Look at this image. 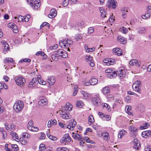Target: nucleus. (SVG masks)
<instances>
[{
  "instance_id": "2eb2a0df",
  "label": "nucleus",
  "mask_w": 151,
  "mask_h": 151,
  "mask_svg": "<svg viewBox=\"0 0 151 151\" xmlns=\"http://www.w3.org/2000/svg\"><path fill=\"white\" fill-rule=\"evenodd\" d=\"M72 137L75 139L81 141L83 140L82 137L80 134L77 133H72Z\"/></svg>"
},
{
  "instance_id": "6e6552de",
  "label": "nucleus",
  "mask_w": 151,
  "mask_h": 151,
  "mask_svg": "<svg viewBox=\"0 0 151 151\" xmlns=\"http://www.w3.org/2000/svg\"><path fill=\"white\" fill-rule=\"evenodd\" d=\"M116 2L114 0H108L106 4V6L108 8L111 9H115L116 7Z\"/></svg>"
},
{
  "instance_id": "37998d69",
  "label": "nucleus",
  "mask_w": 151,
  "mask_h": 151,
  "mask_svg": "<svg viewBox=\"0 0 151 151\" xmlns=\"http://www.w3.org/2000/svg\"><path fill=\"white\" fill-rule=\"evenodd\" d=\"M83 140H85L87 142L91 144H93L94 142L93 141L90 140L88 137H83Z\"/></svg>"
},
{
  "instance_id": "13d9d810",
  "label": "nucleus",
  "mask_w": 151,
  "mask_h": 151,
  "mask_svg": "<svg viewBox=\"0 0 151 151\" xmlns=\"http://www.w3.org/2000/svg\"><path fill=\"white\" fill-rule=\"evenodd\" d=\"M46 26L47 27H49V24L47 22H43L41 25L40 26V29H41L44 26Z\"/></svg>"
},
{
  "instance_id": "ddd939ff",
  "label": "nucleus",
  "mask_w": 151,
  "mask_h": 151,
  "mask_svg": "<svg viewBox=\"0 0 151 151\" xmlns=\"http://www.w3.org/2000/svg\"><path fill=\"white\" fill-rule=\"evenodd\" d=\"M61 116L64 119H69L71 118V116L69 113H65V111H62Z\"/></svg>"
},
{
  "instance_id": "4d7b16f0",
  "label": "nucleus",
  "mask_w": 151,
  "mask_h": 151,
  "mask_svg": "<svg viewBox=\"0 0 151 151\" xmlns=\"http://www.w3.org/2000/svg\"><path fill=\"white\" fill-rule=\"evenodd\" d=\"M81 93L83 95V96L85 99H87L88 97V94L85 91H82Z\"/></svg>"
},
{
  "instance_id": "473e14b6",
  "label": "nucleus",
  "mask_w": 151,
  "mask_h": 151,
  "mask_svg": "<svg viewBox=\"0 0 151 151\" xmlns=\"http://www.w3.org/2000/svg\"><path fill=\"white\" fill-rule=\"evenodd\" d=\"M126 131L124 129H122L120 131L118 135V137L119 138H121L122 137L124 136L126 133Z\"/></svg>"
},
{
  "instance_id": "bb28decb",
  "label": "nucleus",
  "mask_w": 151,
  "mask_h": 151,
  "mask_svg": "<svg viewBox=\"0 0 151 151\" xmlns=\"http://www.w3.org/2000/svg\"><path fill=\"white\" fill-rule=\"evenodd\" d=\"M118 41L122 44H125L127 42V40L124 37L122 36L118 37Z\"/></svg>"
},
{
  "instance_id": "4c0bfd02",
  "label": "nucleus",
  "mask_w": 151,
  "mask_h": 151,
  "mask_svg": "<svg viewBox=\"0 0 151 151\" xmlns=\"http://www.w3.org/2000/svg\"><path fill=\"white\" fill-rule=\"evenodd\" d=\"M36 55H41V56H44V57L45 58H47V55L45 54V53L42 51H38L37 52L36 54Z\"/></svg>"
},
{
  "instance_id": "4be33fe9",
  "label": "nucleus",
  "mask_w": 151,
  "mask_h": 151,
  "mask_svg": "<svg viewBox=\"0 0 151 151\" xmlns=\"http://www.w3.org/2000/svg\"><path fill=\"white\" fill-rule=\"evenodd\" d=\"M47 81L50 84L53 85L55 81V77L54 76H51L49 77L47 79Z\"/></svg>"
},
{
  "instance_id": "e2e57ef3",
  "label": "nucleus",
  "mask_w": 151,
  "mask_h": 151,
  "mask_svg": "<svg viewBox=\"0 0 151 151\" xmlns=\"http://www.w3.org/2000/svg\"><path fill=\"white\" fill-rule=\"evenodd\" d=\"M121 31L122 33L126 34L128 30L125 27H123L121 29Z\"/></svg>"
},
{
  "instance_id": "f8f14e48",
  "label": "nucleus",
  "mask_w": 151,
  "mask_h": 151,
  "mask_svg": "<svg viewBox=\"0 0 151 151\" xmlns=\"http://www.w3.org/2000/svg\"><path fill=\"white\" fill-rule=\"evenodd\" d=\"M72 106L69 103H67L65 106L62 108V111H70L72 108Z\"/></svg>"
},
{
  "instance_id": "f704fd0d",
  "label": "nucleus",
  "mask_w": 151,
  "mask_h": 151,
  "mask_svg": "<svg viewBox=\"0 0 151 151\" xmlns=\"http://www.w3.org/2000/svg\"><path fill=\"white\" fill-rule=\"evenodd\" d=\"M8 88V86L4 83H0V92H1V90L4 88L7 89Z\"/></svg>"
},
{
  "instance_id": "9d476101",
  "label": "nucleus",
  "mask_w": 151,
  "mask_h": 151,
  "mask_svg": "<svg viewBox=\"0 0 151 151\" xmlns=\"http://www.w3.org/2000/svg\"><path fill=\"white\" fill-rule=\"evenodd\" d=\"M38 78H33L32 81H30L28 85L29 88H31L35 87L38 83Z\"/></svg>"
},
{
  "instance_id": "423d86ee",
  "label": "nucleus",
  "mask_w": 151,
  "mask_h": 151,
  "mask_svg": "<svg viewBox=\"0 0 151 151\" xmlns=\"http://www.w3.org/2000/svg\"><path fill=\"white\" fill-rule=\"evenodd\" d=\"M76 122L74 119H71L69 120L68 124L67 125L66 128L72 130L76 125Z\"/></svg>"
},
{
  "instance_id": "0eeeda50",
  "label": "nucleus",
  "mask_w": 151,
  "mask_h": 151,
  "mask_svg": "<svg viewBox=\"0 0 151 151\" xmlns=\"http://www.w3.org/2000/svg\"><path fill=\"white\" fill-rule=\"evenodd\" d=\"M91 101L93 104L96 106L99 105L101 102V100L100 99L99 95H95L94 97L92 98Z\"/></svg>"
},
{
  "instance_id": "7ed1b4c3",
  "label": "nucleus",
  "mask_w": 151,
  "mask_h": 151,
  "mask_svg": "<svg viewBox=\"0 0 151 151\" xmlns=\"http://www.w3.org/2000/svg\"><path fill=\"white\" fill-rule=\"evenodd\" d=\"M142 83L139 81H137L134 83L132 85V88L134 90L139 93H141V87Z\"/></svg>"
},
{
  "instance_id": "a18cd8bd",
  "label": "nucleus",
  "mask_w": 151,
  "mask_h": 151,
  "mask_svg": "<svg viewBox=\"0 0 151 151\" xmlns=\"http://www.w3.org/2000/svg\"><path fill=\"white\" fill-rule=\"evenodd\" d=\"M142 135L144 138H147L149 136L147 130L143 132L142 134Z\"/></svg>"
},
{
  "instance_id": "39448f33",
  "label": "nucleus",
  "mask_w": 151,
  "mask_h": 151,
  "mask_svg": "<svg viewBox=\"0 0 151 151\" xmlns=\"http://www.w3.org/2000/svg\"><path fill=\"white\" fill-rule=\"evenodd\" d=\"M71 140V138L69 134H65L63 135V137L60 140V142L61 143L63 144L70 142Z\"/></svg>"
},
{
  "instance_id": "cd10ccee",
  "label": "nucleus",
  "mask_w": 151,
  "mask_h": 151,
  "mask_svg": "<svg viewBox=\"0 0 151 151\" xmlns=\"http://www.w3.org/2000/svg\"><path fill=\"white\" fill-rule=\"evenodd\" d=\"M0 132L2 134L3 139L4 140L5 139V138L7 136L6 131L3 128H0Z\"/></svg>"
},
{
  "instance_id": "a878e982",
  "label": "nucleus",
  "mask_w": 151,
  "mask_h": 151,
  "mask_svg": "<svg viewBox=\"0 0 151 151\" xmlns=\"http://www.w3.org/2000/svg\"><path fill=\"white\" fill-rule=\"evenodd\" d=\"M57 124V121L56 120H50L48 121L47 124V127L48 128L51 127L53 125H55Z\"/></svg>"
},
{
  "instance_id": "8fccbe9b",
  "label": "nucleus",
  "mask_w": 151,
  "mask_h": 151,
  "mask_svg": "<svg viewBox=\"0 0 151 151\" xmlns=\"http://www.w3.org/2000/svg\"><path fill=\"white\" fill-rule=\"evenodd\" d=\"M109 60V64H108V65H110L114 64L115 63V61L114 59L112 58H109L108 59Z\"/></svg>"
},
{
  "instance_id": "5701e85b",
  "label": "nucleus",
  "mask_w": 151,
  "mask_h": 151,
  "mask_svg": "<svg viewBox=\"0 0 151 151\" xmlns=\"http://www.w3.org/2000/svg\"><path fill=\"white\" fill-rule=\"evenodd\" d=\"M106 75L107 77L109 78H114L116 76L117 73L116 71H114L109 73V74H107Z\"/></svg>"
},
{
  "instance_id": "412c9836",
  "label": "nucleus",
  "mask_w": 151,
  "mask_h": 151,
  "mask_svg": "<svg viewBox=\"0 0 151 151\" xmlns=\"http://www.w3.org/2000/svg\"><path fill=\"white\" fill-rule=\"evenodd\" d=\"M129 129L131 132H133V134L134 135H136V132L137 131V129L133 124H132L129 125Z\"/></svg>"
},
{
  "instance_id": "72a5a7b5",
  "label": "nucleus",
  "mask_w": 151,
  "mask_h": 151,
  "mask_svg": "<svg viewBox=\"0 0 151 151\" xmlns=\"http://www.w3.org/2000/svg\"><path fill=\"white\" fill-rule=\"evenodd\" d=\"M137 110L141 112H142L144 111V107L142 104H139L137 106Z\"/></svg>"
},
{
  "instance_id": "052dcab7",
  "label": "nucleus",
  "mask_w": 151,
  "mask_h": 151,
  "mask_svg": "<svg viewBox=\"0 0 151 151\" xmlns=\"http://www.w3.org/2000/svg\"><path fill=\"white\" fill-rule=\"evenodd\" d=\"M69 2V0H64L63 2V6H66L68 4Z\"/></svg>"
},
{
  "instance_id": "de8ad7c7",
  "label": "nucleus",
  "mask_w": 151,
  "mask_h": 151,
  "mask_svg": "<svg viewBox=\"0 0 151 151\" xmlns=\"http://www.w3.org/2000/svg\"><path fill=\"white\" fill-rule=\"evenodd\" d=\"M18 141L20 142L23 145H25L27 143V141L26 140H25L23 138H21L20 139H19Z\"/></svg>"
},
{
  "instance_id": "a19ab883",
  "label": "nucleus",
  "mask_w": 151,
  "mask_h": 151,
  "mask_svg": "<svg viewBox=\"0 0 151 151\" xmlns=\"http://www.w3.org/2000/svg\"><path fill=\"white\" fill-rule=\"evenodd\" d=\"M29 130L33 132H37L39 130L37 127H34L33 126H32V127H29Z\"/></svg>"
},
{
  "instance_id": "864d4df0",
  "label": "nucleus",
  "mask_w": 151,
  "mask_h": 151,
  "mask_svg": "<svg viewBox=\"0 0 151 151\" xmlns=\"http://www.w3.org/2000/svg\"><path fill=\"white\" fill-rule=\"evenodd\" d=\"M57 55H55L54 53V54L51 56V58L53 60L57 61L58 60V57Z\"/></svg>"
},
{
  "instance_id": "3c124183",
  "label": "nucleus",
  "mask_w": 151,
  "mask_h": 151,
  "mask_svg": "<svg viewBox=\"0 0 151 151\" xmlns=\"http://www.w3.org/2000/svg\"><path fill=\"white\" fill-rule=\"evenodd\" d=\"M38 83L40 84L45 85L46 84V82L43 80L40 79H38Z\"/></svg>"
},
{
  "instance_id": "603ef678",
  "label": "nucleus",
  "mask_w": 151,
  "mask_h": 151,
  "mask_svg": "<svg viewBox=\"0 0 151 151\" xmlns=\"http://www.w3.org/2000/svg\"><path fill=\"white\" fill-rule=\"evenodd\" d=\"M126 8H124V10H122V16L124 18H125L126 16V13L128 12Z\"/></svg>"
},
{
  "instance_id": "393cba45",
  "label": "nucleus",
  "mask_w": 151,
  "mask_h": 151,
  "mask_svg": "<svg viewBox=\"0 0 151 151\" xmlns=\"http://www.w3.org/2000/svg\"><path fill=\"white\" fill-rule=\"evenodd\" d=\"M10 134L14 140L17 141H18V140H19L18 135L15 132H10Z\"/></svg>"
},
{
  "instance_id": "338daca9",
  "label": "nucleus",
  "mask_w": 151,
  "mask_h": 151,
  "mask_svg": "<svg viewBox=\"0 0 151 151\" xmlns=\"http://www.w3.org/2000/svg\"><path fill=\"white\" fill-rule=\"evenodd\" d=\"M12 29H13V32L14 33H17L18 31L17 27L16 25L15 26H14V27Z\"/></svg>"
},
{
  "instance_id": "58836bf2",
  "label": "nucleus",
  "mask_w": 151,
  "mask_h": 151,
  "mask_svg": "<svg viewBox=\"0 0 151 151\" xmlns=\"http://www.w3.org/2000/svg\"><path fill=\"white\" fill-rule=\"evenodd\" d=\"M150 13L147 12L145 15H142V17L144 19H146L150 17Z\"/></svg>"
},
{
  "instance_id": "aec40b11",
  "label": "nucleus",
  "mask_w": 151,
  "mask_h": 151,
  "mask_svg": "<svg viewBox=\"0 0 151 151\" xmlns=\"http://www.w3.org/2000/svg\"><path fill=\"white\" fill-rule=\"evenodd\" d=\"M103 139L106 141H108L110 139V136L109 133L107 132H104L102 133Z\"/></svg>"
},
{
  "instance_id": "20e7f679",
  "label": "nucleus",
  "mask_w": 151,
  "mask_h": 151,
  "mask_svg": "<svg viewBox=\"0 0 151 151\" xmlns=\"http://www.w3.org/2000/svg\"><path fill=\"white\" fill-rule=\"evenodd\" d=\"M17 84L19 86H23L25 82V80L22 76H17L15 78Z\"/></svg>"
},
{
  "instance_id": "9b49d317",
  "label": "nucleus",
  "mask_w": 151,
  "mask_h": 151,
  "mask_svg": "<svg viewBox=\"0 0 151 151\" xmlns=\"http://www.w3.org/2000/svg\"><path fill=\"white\" fill-rule=\"evenodd\" d=\"M30 5L33 9H37L39 7L40 4L38 0H32Z\"/></svg>"
},
{
  "instance_id": "7c9ffc66",
  "label": "nucleus",
  "mask_w": 151,
  "mask_h": 151,
  "mask_svg": "<svg viewBox=\"0 0 151 151\" xmlns=\"http://www.w3.org/2000/svg\"><path fill=\"white\" fill-rule=\"evenodd\" d=\"M89 82L91 83V85H93L96 84L98 82V80L97 79L92 78L90 80Z\"/></svg>"
},
{
  "instance_id": "79ce46f5",
  "label": "nucleus",
  "mask_w": 151,
  "mask_h": 151,
  "mask_svg": "<svg viewBox=\"0 0 151 151\" xmlns=\"http://www.w3.org/2000/svg\"><path fill=\"white\" fill-rule=\"evenodd\" d=\"M14 18L15 19H17L18 22H24V17L22 16H19L18 17H14Z\"/></svg>"
},
{
  "instance_id": "f3484780",
  "label": "nucleus",
  "mask_w": 151,
  "mask_h": 151,
  "mask_svg": "<svg viewBox=\"0 0 151 151\" xmlns=\"http://www.w3.org/2000/svg\"><path fill=\"white\" fill-rule=\"evenodd\" d=\"M57 13L56 10L54 9H52L50 10V13L48 15V17L50 18H52L56 16Z\"/></svg>"
},
{
  "instance_id": "bf43d9fd",
  "label": "nucleus",
  "mask_w": 151,
  "mask_h": 151,
  "mask_svg": "<svg viewBox=\"0 0 151 151\" xmlns=\"http://www.w3.org/2000/svg\"><path fill=\"white\" fill-rule=\"evenodd\" d=\"M59 126L63 128H66L67 125L64 123L59 122L58 123Z\"/></svg>"
},
{
  "instance_id": "2f4dec72",
  "label": "nucleus",
  "mask_w": 151,
  "mask_h": 151,
  "mask_svg": "<svg viewBox=\"0 0 151 151\" xmlns=\"http://www.w3.org/2000/svg\"><path fill=\"white\" fill-rule=\"evenodd\" d=\"M84 105L83 102L80 100L77 101L76 103V106L78 107L81 108Z\"/></svg>"
},
{
  "instance_id": "b1692460",
  "label": "nucleus",
  "mask_w": 151,
  "mask_h": 151,
  "mask_svg": "<svg viewBox=\"0 0 151 151\" xmlns=\"http://www.w3.org/2000/svg\"><path fill=\"white\" fill-rule=\"evenodd\" d=\"M47 100L46 99L41 100L38 102V104L40 106H44L47 104Z\"/></svg>"
},
{
  "instance_id": "a211bd4d",
  "label": "nucleus",
  "mask_w": 151,
  "mask_h": 151,
  "mask_svg": "<svg viewBox=\"0 0 151 151\" xmlns=\"http://www.w3.org/2000/svg\"><path fill=\"white\" fill-rule=\"evenodd\" d=\"M137 32L139 34H143L145 33L147 31V29L144 27H140L137 28Z\"/></svg>"
},
{
  "instance_id": "5fc2aeb1",
  "label": "nucleus",
  "mask_w": 151,
  "mask_h": 151,
  "mask_svg": "<svg viewBox=\"0 0 151 151\" xmlns=\"http://www.w3.org/2000/svg\"><path fill=\"white\" fill-rule=\"evenodd\" d=\"M102 106L103 107H106V108L108 111H110L111 110L110 106L108 104L105 103L103 105H102Z\"/></svg>"
},
{
  "instance_id": "c85d7f7f",
  "label": "nucleus",
  "mask_w": 151,
  "mask_h": 151,
  "mask_svg": "<svg viewBox=\"0 0 151 151\" xmlns=\"http://www.w3.org/2000/svg\"><path fill=\"white\" fill-rule=\"evenodd\" d=\"M4 62L5 63H14V61L12 58H7L5 59L4 60Z\"/></svg>"
},
{
  "instance_id": "1a4fd4ad",
  "label": "nucleus",
  "mask_w": 151,
  "mask_h": 151,
  "mask_svg": "<svg viewBox=\"0 0 151 151\" xmlns=\"http://www.w3.org/2000/svg\"><path fill=\"white\" fill-rule=\"evenodd\" d=\"M124 70V68L123 67H121L119 68L117 71L118 76L120 78H123L125 76V72Z\"/></svg>"
},
{
  "instance_id": "dca6fc26",
  "label": "nucleus",
  "mask_w": 151,
  "mask_h": 151,
  "mask_svg": "<svg viewBox=\"0 0 151 151\" xmlns=\"http://www.w3.org/2000/svg\"><path fill=\"white\" fill-rule=\"evenodd\" d=\"M134 147L137 150H138L140 147V144L137 139H134L133 142Z\"/></svg>"
},
{
  "instance_id": "4468645a",
  "label": "nucleus",
  "mask_w": 151,
  "mask_h": 151,
  "mask_svg": "<svg viewBox=\"0 0 151 151\" xmlns=\"http://www.w3.org/2000/svg\"><path fill=\"white\" fill-rule=\"evenodd\" d=\"M129 64L132 66L136 65V66L140 67L141 64L140 61L135 59H132L130 60L129 62Z\"/></svg>"
},
{
  "instance_id": "c9c22d12",
  "label": "nucleus",
  "mask_w": 151,
  "mask_h": 151,
  "mask_svg": "<svg viewBox=\"0 0 151 151\" xmlns=\"http://www.w3.org/2000/svg\"><path fill=\"white\" fill-rule=\"evenodd\" d=\"M88 121L89 124H91L94 122L93 117L92 115H91L88 117Z\"/></svg>"
},
{
  "instance_id": "6e6d98bb",
  "label": "nucleus",
  "mask_w": 151,
  "mask_h": 151,
  "mask_svg": "<svg viewBox=\"0 0 151 151\" xmlns=\"http://www.w3.org/2000/svg\"><path fill=\"white\" fill-rule=\"evenodd\" d=\"M149 124L148 122H146L143 124L142 127H143V128L144 129H146L149 127ZM142 127V126H141L140 127L141 128Z\"/></svg>"
},
{
  "instance_id": "c03bdc74",
  "label": "nucleus",
  "mask_w": 151,
  "mask_h": 151,
  "mask_svg": "<svg viewBox=\"0 0 151 151\" xmlns=\"http://www.w3.org/2000/svg\"><path fill=\"white\" fill-rule=\"evenodd\" d=\"M13 151H19L18 146L16 144L12 145H11Z\"/></svg>"
},
{
  "instance_id": "49530a36",
  "label": "nucleus",
  "mask_w": 151,
  "mask_h": 151,
  "mask_svg": "<svg viewBox=\"0 0 151 151\" xmlns=\"http://www.w3.org/2000/svg\"><path fill=\"white\" fill-rule=\"evenodd\" d=\"M86 61H87L91 62L93 61V58L90 55H86L85 56Z\"/></svg>"
},
{
  "instance_id": "f257e3e1",
  "label": "nucleus",
  "mask_w": 151,
  "mask_h": 151,
  "mask_svg": "<svg viewBox=\"0 0 151 151\" xmlns=\"http://www.w3.org/2000/svg\"><path fill=\"white\" fill-rule=\"evenodd\" d=\"M24 107V103L22 101H17L14 104L13 106L14 110L18 113L22 110Z\"/></svg>"
},
{
  "instance_id": "69168bd1",
  "label": "nucleus",
  "mask_w": 151,
  "mask_h": 151,
  "mask_svg": "<svg viewBox=\"0 0 151 151\" xmlns=\"http://www.w3.org/2000/svg\"><path fill=\"white\" fill-rule=\"evenodd\" d=\"M33 122L32 121V120L29 121V122L28 123L27 125V128L28 129H29V127H32V126H33Z\"/></svg>"
},
{
  "instance_id": "ea45409f",
  "label": "nucleus",
  "mask_w": 151,
  "mask_h": 151,
  "mask_svg": "<svg viewBox=\"0 0 151 151\" xmlns=\"http://www.w3.org/2000/svg\"><path fill=\"white\" fill-rule=\"evenodd\" d=\"M111 117L109 115H105L103 116L102 119L104 121H109L111 119Z\"/></svg>"
},
{
  "instance_id": "6ab92c4d",
  "label": "nucleus",
  "mask_w": 151,
  "mask_h": 151,
  "mask_svg": "<svg viewBox=\"0 0 151 151\" xmlns=\"http://www.w3.org/2000/svg\"><path fill=\"white\" fill-rule=\"evenodd\" d=\"M113 51L116 55L120 56L122 55V50L119 48H115L113 49Z\"/></svg>"
},
{
  "instance_id": "e433bc0d",
  "label": "nucleus",
  "mask_w": 151,
  "mask_h": 151,
  "mask_svg": "<svg viewBox=\"0 0 151 151\" xmlns=\"http://www.w3.org/2000/svg\"><path fill=\"white\" fill-rule=\"evenodd\" d=\"M54 53L59 57L60 56H61L62 54L64 53V52L61 50H59L55 52Z\"/></svg>"
},
{
  "instance_id": "09e8293b",
  "label": "nucleus",
  "mask_w": 151,
  "mask_h": 151,
  "mask_svg": "<svg viewBox=\"0 0 151 151\" xmlns=\"http://www.w3.org/2000/svg\"><path fill=\"white\" fill-rule=\"evenodd\" d=\"M94 31V28L93 27H90L88 29V34H91Z\"/></svg>"
},
{
  "instance_id": "c756f323",
  "label": "nucleus",
  "mask_w": 151,
  "mask_h": 151,
  "mask_svg": "<svg viewBox=\"0 0 151 151\" xmlns=\"http://www.w3.org/2000/svg\"><path fill=\"white\" fill-rule=\"evenodd\" d=\"M110 92V88L108 87H105L102 89V93L104 94H106Z\"/></svg>"
},
{
  "instance_id": "680f3d73",
  "label": "nucleus",
  "mask_w": 151,
  "mask_h": 151,
  "mask_svg": "<svg viewBox=\"0 0 151 151\" xmlns=\"http://www.w3.org/2000/svg\"><path fill=\"white\" fill-rule=\"evenodd\" d=\"M45 149V145L44 144H41L40 145L39 149L40 150H43Z\"/></svg>"
},
{
  "instance_id": "774afa93",
  "label": "nucleus",
  "mask_w": 151,
  "mask_h": 151,
  "mask_svg": "<svg viewBox=\"0 0 151 151\" xmlns=\"http://www.w3.org/2000/svg\"><path fill=\"white\" fill-rule=\"evenodd\" d=\"M131 99V97L129 96H127L125 99V101L127 102H129L130 101Z\"/></svg>"
},
{
  "instance_id": "f03ea898",
  "label": "nucleus",
  "mask_w": 151,
  "mask_h": 151,
  "mask_svg": "<svg viewBox=\"0 0 151 151\" xmlns=\"http://www.w3.org/2000/svg\"><path fill=\"white\" fill-rule=\"evenodd\" d=\"M73 43V41L70 39L67 40L63 39L59 42V45L62 48H67L70 46V45Z\"/></svg>"
},
{
  "instance_id": "0e129e2a",
  "label": "nucleus",
  "mask_w": 151,
  "mask_h": 151,
  "mask_svg": "<svg viewBox=\"0 0 151 151\" xmlns=\"http://www.w3.org/2000/svg\"><path fill=\"white\" fill-rule=\"evenodd\" d=\"M48 138L52 141H56L57 139L56 137L52 135H50Z\"/></svg>"
}]
</instances>
